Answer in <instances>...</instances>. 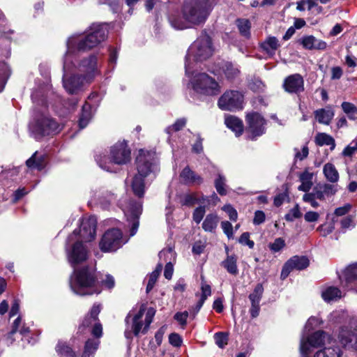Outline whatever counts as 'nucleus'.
<instances>
[{
	"label": "nucleus",
	"instance_id": "nucleus-38",
	"mask_svg": "<svg viewBox=\"0 0 357 357\" xmlns=\"http://www.w3.org/2000/svg\"><path fill=\"white\" fill-rule=\"evenodd\" d=\"M237 258L235 255H227V258L222 261V266L227 269V272L232 275H237L238 269L237 267Z\"/></svg>",
	"mask_w": 357,
	"mask_h": 357
},
{
	"label": "nucleus",
	"instance_id": "nucleus-12",
	"mask_svg": "<svg viewBox=\"0 0 357 357\" xmlns=\"http://www.w3.org/2000/svg\"><path fill=\"white\" fill-rule=\"evenodd\" d=\"M126 241L123 239L121 230L112 229L105 232L100 241L99 246L102 252H114L119 249Z\"/></svg>",
	"mask_w": 357,
	"mask_h": 357
},
{
	"label": "nucleus",
	"instance_id": "nucleus-47",
	"mask_svg": "<svg viewBox=\"0 0 357 357\" xmlns=\"http://www.w3.org/2000/svg\"><path fill=\"white\" fill-rule=\"evenodd\" d=\"M56 350L59 357H75V354L73 349L64 342H59Z\"/></svg>",
	"mask_w": 357,
	"mask_h": 357
},
{
	"label": "nucleus",
	"instance_id": "nucleus-8",
	"mask_svg": "<svg viewBox=\"0 0 357 357\" xmlns=\"http://www.w3.org/2000/svg\"><path fill=\"white\" fill-rule=\"evenodd\" d=\"M331 342V337L323 331H317L306 337L303 336L300 342V357H310L312 349H322Z\"/></svg>",
	"mask_w": 357,
	"mask_h": 357
},
{
	"label": "nucleus",
	"instance_id": "nucleus-23",
	"mask_svg": "<svg viewBox=\"0 0 357 357\" xmlns=\"http://www.w3.org/2000/svg\"><path fill=\"white\" fill-rule=\"evenodd\" d=\"M91 199L90 202L100 204L103 208H107L114 199V195L100 189L91 190Z\"/></svg>",
	"mask_w": 357,
	"mask_h": 357
},
{
	"label": "nucleus",
	"instance_id": "nucleus-52",
	"mask_svg": "<svg viewBox=\"0 0 357 357\" xmlns=\"http://www.w3.org/2000/svg\"><path fill=\"white\" fill-rule=\"evenodd\" d=\"M264 292V288L261 284H258L255 287L253 292L250 294L249 298L251 304H259Z\"/></svg>",
	"mask_w": 357,
	"mask_h": 357
},
{
	"label": "nucleus",
	"instance_id": "nucleus-31",
	"mask_svg": "<svg viewBox=\"0 0 357 357\" xmlns=\"http://www.w3.org/2000/svg\"><path fill=\"white\" fill-rule=\"evenodd\" d=\"M111 156H130L131 150L126 140H119L110 148Z\"/></svg>",
	"mask_w": 357,
	"mask_h": 357
},
{
	"label": "nucleus",
	"instance_id": "nucleus-28",
	"mask_svg": "<svg viewBox=\"0 0 357 357\" xmlns=\"http://www.w3.org/2000/svg\"><path fill=\"white\" fill-rule=\"evenodd\" d=\"M343 354L341 349L334 342L326 345L324 348L317 351L313 357H342Z\"/></svg>",
	"mask_w": 357,
	"mask_h": 357
},
{
	"label": "nucleus",
	"instance_id": "nucleus-45",
	"mask_svg": "<svg viewBox=\"0 0 357 357\" xmlns=\"http://www.w3.org/2000/svg\"><path fill=\"white\" fill-rule=\"evenodd\" d=\"M218 216L214 214H208L202 223V227L206 231H212L217 226Z\"/></svg>",
	"mask_w": 357,
	"mask_h": 357
},
{
	"label": "nucleus",
	"instance_id": "nucleus-7",
	"mask_svg": "<svg viewBox=\"0 0 357 357\" xmlns=\"http://www.w3.org/2000/svg\"><path fill=\"white\" fill-rule=\"evenodd\" d=\"M187 75H190V84L195 92L206 96H217L220 93V84L206 73L190 71Z\"/></svg>",
	"mask_w": 357,
	"mask_h": 357
},
{
	"label": "nucleus",
	"instance_id": "nucleus-16",
	"mask_svg": "<svg viewBox=\"0 0 357 357\" xmlns=\"http://www.w3.org/2000/svg\"><path fill=\"white\" fill-rule=\"evenodd\" d=\"M72 70H63V85L66 91L70 94H77L84 89L86 84L91 82L86 80L81 74H73L68 77V73Z\"/></svg>",
	"mask_w": 357,
	"mask_h": 357
},
{
	"label": "nucleus",
	"instance_id": "nucleus-39",
	"mask_svg": "<svg viewBox=\"0 0 357 357\" xmlns=\"http://www.w3.org/2000/svg\"><path fill=\"white\" fill-rule=\"evenodd\" d=\"M326 179L331 183H336L339 180V174L335 166L331 163H327L324 165L323 169Z\"/></svg>",
	"mask_w": 357,
	"mask_h": 357
},
{
	"label": "nucleus",
	"instance_id": "nucleus-42",
	"mask_svg": "<svg viewBox=\"0 0 357 357\" xmlns=\"http://www.w3.org/2000/svg\"><path fill=\"white\" fill-rule=\"evenodd\" d=\"M98 340L89 339L86 341L82 357H93L99 345Z\"/></svg>",
	"mask_w": 357,
	"mask_h": 357
},
{
	"label": "nucleus",
	"instance_id": "nucleus-19",
	"mask_svg": "<svg viewBox=\"0 0 357 357\" xmlns=\"http://www.w3.org/2000/svg\"><path fill=\"white\" fill-rule=\"evenodd\" d=\"M282 87L289 93L300 94L305 90L303 77L298 73L290 75L284 79Z\"/></svg>",
	"mask_w": 357,
	"mask_h": 357
},
{
	"label": "nucleus",
	"instance_id": "nucleus-2",
	"mask_svg": "<svg viewBox=\"0 0 357 357\" xmlns=\"http://www.w3.org/2000/svg\"><path fill=\"white\" fill-rule=\"evenodd\" d=\"M211 0H185L182 8V16L172 13L169 22L176 29H185L194 25L203 24L212 9Z\"/></svg>",
	"mask_w": 357,
	"mask_h": 357
},
{
	"label": "nucleus",
	"instance_id": "nucleus-36",
	"mask_svg": "<svg viewBox=\"0 0 357 357\" xmlns=\"http://www.w3.org/2000/svg\"><path fill=\"white\" fill-rule=\"evenodd\" d=\"M314 115L319 123L328 125L334 116V112L331 108L328 107L316 110Z\"/></svg>",
	"mask_w": 357,
	"mask_h": 357
},
{
	"label": "nucleus",
	"instance_id": "nucleus-35",
	"mask_svg": "<svg viewBox=\"0 0 357 357\" xmlns=\"http://www.w3.org/2000/svg\"><path fill=\"white\" fill-rule=\"evenodd\" d=\"M181 178L186 183L201 184L203 181L202 178L196 174L188 167H185L181 173Z\"/></svg>",
	"mask_w": 357,
	"mask_h": 357
},
{
	"label": "nucleus",
	"instance_id": "nucleus-10",
	"mask_svg": "<svg viewBox=\"0 0 357 357\" xmlns=\"http://www.w3.org/2000/svg\"><path fill=\"white\" fill-rule=\"evenodd\" d=\"M97 220L96 217L84 218L81 222L79 230H74L68 236V242L79 239L81 241L90 242L96 237Z\"/></svg>",
	"mask_w": 357,
	"mask_h": 357
},
{
	"label": "nucleus",
	"instance_id": "nucleus-55",
	"mask_svg": "<svg viewBox=\"0 0 357 357\" xmlns=\"http://www.w3.org/2000/svg\"><path fill=\"white\" fill-rule=\"evenodd\" d=\"M302 213L300 211V206L298 204H296L294 208L289 210V211L285 215L284 218L288 222H293L295 219L301 218Z\"/></svg>",
	"mask_w": 357,
	"mask_h": 357
},
{
	"label": "nucleus",
	"instance_id": "nucleus-50",
	"mask_svg": "<svg viewBox=\"0 0 357 357\" xmlns=\"http://www.w3.org/2000/svg\"><path fill=\"white\" fill-rule=\"evenodd\" d=\"M162 264L159 263L156 268L150 274L149 278L148 284L146 285V292H149L154 287L157 279L162 271Z\"/></svg>",
	"mask_w": 357,
	"mask_h": 357
},
{
	"label": "nucleus",
	"instance_id": "nucleus-60",
	"mask_svg": "<svg viewBox=\"0 0 357 357\" xmlns=\"http://www.w3.org/2000/svg\"><path fill=\"white\" fill-rule=\"evenodd\" d=\"M206 213L205 210V206H202L199 207H197L195 209L192 215L193 220L199 224L202 220L203 219L204 214Z\"/></svg>",
	"mask_w": 357,
	"mask_h": 357
},
{
	"label": "nucleus",
	"instance_id": "nucleus-21",
	"mask_svg": "<svg viewBox=\"0 0 357 357\" xmlns=\"http://www.w3.org/2000/svg\"><path fill=\"white\" fill-rule=\"evenodd\" d=\"M159 258L161 261L167 262L165 267L164 276L166 279L170 280L174 272L172 261H175L176 253L172 248L164 249L159 253Z\"/></svg>",
	"mask_w": 357,
	"mask_h": 357
},
{
	"label": "nucleus",
	"instance_id": "nucleus-43",
	"mask_svg": "<svg viewBox=\"0 0 357 357\" xmlns=\"http://www.w3.org/2000/svg\"><path fill=\"white\" fill-rule=\"evenodd\" d=\"M226 181L225 176L220 173L218 174V176L214 181V186L216 191L221 196L226 195L227 193Z\"/></svg>",
	"mask_w": 357,
	"mask_h": 357
},
{
	"label": "nucleus",
	"instance_id": "nucleus-15",
	"mask_svg": "<svg viewBox=\"0 0 357 357\" xmlns=\"http://www.w3.org/2000/svg\"><path fill=\"white\" fill-rule=\"evenodd\" d=\"M243 95L234 90L225 92L218 100V106L222 110L236 111L243 108Z\"/></svg>",
	"mask_w": 357,
	"mask_h": 357
},
{
	"label": "nucleus",
	"instance_id": "nucleus-11",
	"mask_svg": "<svg viewBox=\"0 0 357 357\" xmlns=\"http://www.w3.org/2000/svg\"><path fill=\"white\" fill-rule=\"evenodd\" d=\"M66 252L68 261L73 267L85 261L89 255V250L83 241L75 239L69 243L68 238L66 242Z\"/></svg>",
	"mask_w": 357,
	"mask_h": 357
},
{
	"label": "nucleus",
	"instance_id": "nucleus-63",
	"mask_svg": "<svg viewBox=\"0 0 357 357\" xmlns=\"http://www.w3.org/2000/svg\"><path fill=\"white\" fill-rule=\"evenodd\" d=\"M323 323L322 320L318 317H311L308 319L306 324L305 328L308 331L313 329L314 327H317L321 325Z\"/></svg>",
	"mask_w": 357,
	"mask_h": 357
},
{
	"label": "nucleus",
	"instance_id": "nucleus-61",
	"mask_svg": "<svg viewBox=\"0 0 357 357\" xmlns=\"http://www.w3.org/2000/svg\"><path fill=\"white\" fill-rule=\"evenodd\" d=\"M357 153V140L351 142L343 151V156H351Z\"/></svg>",
	"mask_w": 357,
	"mask_h": 357
},
{
	"label": "nucleus",
	"instance_id": "nucleus-14",
	"mask_svg": "<svg viewBox=\"0 0 357 357\" xmlns=\"http://www.w3.org/2000/svg\"><path fill=\"white\" fill-rule=\"evenodd\" d=\"M120 206L126 216L128 220L130 222V236H134L139 227V217L142 211L141 202L130 200L128 202L121 201Z\"/></svg>",
	"mask_w": 357,
	"mask_h": 357
},
{
	"label": "nucleus",
	"instance_id": "nucleus-5",
	"mask_svg": "<svg viewBox=\"0 0 357 357\" xmlns=\"http://www.w3.org/2000/svg\"><path fill=\"white\" fill-rule=\"evenodd\" d=\"M137 173L129 176L126 185H130L134 195L142 198L145 192L144 178L158 171V166L153 158H136Z\"/></svg>",
	"mask_w": 357,
	"mask_h": 357
},
{
	"label": "nucleus",
	"instance_id": "nucleus-22",
	"mask_svg": "<svg viewBox=\"0 0 357 357\" xmlns=\"http://www.w3.org/2000/svg\"><path fill=\"white\" fill-rule=\"evenodd\" d=\"M338 190L337 184L324 183L318 184L314 188L311 193L320 201H324L326 197L334 195Z\"/></svg>",
	"mask_w": 357,
	"mask_h": 357
},
{
	"label": "nucleus",
	"instance_id": "nucleus-59",
	"mask_svg": "<svg viewBox=\"0 0 357 357\" xmlns=\"http://www.w3.org/2000/svg\"><path fill=\"white\" fill-rule=\"evenodd\" d=\"M202 138L199 135L195 136V142L192 145V151L195 154H201L203 151Z\"/></svg>",
	"mask_w": 357,
	"mask_h": 357
},
{
	"label": "nucleus",
	"instance_id": "nucleus-33",
	"mask_svg": "<svg viewBox=\"0 0 357 357\" xmlns=\"http://www.w3.org/2000/svg\"><path fill=\"white\" fill-rule=\"evenodd\" d=\"M342 296V291L335 287L329 286L323 288L321 290V297L324 301L329 303L335 301Z\"/></svg>",
	"mask_w": 357,
	"mask_h": 357
},
{
	"label": "nucleus",
	"instance_id": "nucleus-26",
	"mask_svg": "<svg viewBox=\"0 0 357 357\" xmlns=\"http://www.w3.org/2000/svg\"><path fill=\"white\" fill-rule=\"evenodd\" d=\"M220 73L224 75L225 78L233 82L241 74V70L236 64L229 61H222L220 66Z\"/></svg>",
	"mask_w": 357,
	"mask_h": 357
},
{
	"label": "nucleus",
	"instance_id": "nucleus-46",
	"mask_svg": "<svg viewBox=\"0 0 357 357\" xmlns=\"http://www.w3.org/2000/svg\"><path fill=\"white\" fill-rule=\"evenodd\" d=\"M202 202V196H199L197 193H190L184 195L181 200V204L185 206H193L195 204H204Z\"/></svg>",
	"mask_w": 357,
	"mask_h": 357
},
{
	"label": "nucleus",
	"instance_id": "nucleus-34",
	"mask_svg": "<svg viewBox=\"0 0 357 357\" xmlns=\"http://www.w3.org/2000/svg\"><path fill=\"white\" fill-rule=\"evenodd\" d=\"M185 124L186 119L185 118H181L177 119L174 124L166 128L165 132L169 135L168 141L172 146L174 145V142H176L174 139V133L183 128Z\"/></svg>",
	"mask_w": 357,
	"mask_h": 357
},
{
	"label": "nucleus",
	"instance_id": "nucleus-53",
	"mask_svg": "<svg viewBox=\"0 0 357 357\" xmlns=\"http://www.w3.org/2000/svg\"><path fill=\"white\" fill-rule=\"evenodd\" d=\"M248 87L255 92H262L264 91L265 84L259 77H252L248 82Z\"/></svg>",
	"mask_w": 357,
	"mask_h": 357
},
{
	"label": "nucleus",
	"instance_id": "nucleus-37",
	"mask_svg": "<svg viewBox=\"0 0 357 357\" xmlns=\"http://www.w3.org/2000/svg\"><path fill=\"white\" fill-rule=\"evenodd\" d=\"M92 118L91 106L88 102L82 106V112L78 120V125L80 129L86 127Z\"/></svg>",
	"mask_w": 357,
	"mask_h": 357
},
{
	"label": "nucleus",
	"instance_id": "nucleus-44",
	"mask_svg": "<svg viewBox=\"0 0 357 357\" xmlns=\"http://www.w3.org/2000/svg\"><path fill=\"white\" fill-rule=\"evenodd\" d=\"M201 295L199 301L197 303V311H199L204 305L205 301L211 294V289L209 284L202 282L201 284Z\"/></svg>",
	"mask_w": 357,
	"mask_h": 357
},
{
	"label": "nucleus",
	"instance_id": "nucleus-56",
	"mask_svg": "<svg viewBox=\"0 0 357 357\" xmlns=\"http://www.w3.org/2000/svg\"><path fill=\"white\" fill-rule=\"evenodd\" d=\"M215 344L218 347L224 348L228 342V335L223 332H218L214 335Z\"/></svg>",
	"mask_w": 357,
	"mask_h": 357
},
{
	"label": "nucleus",
	"instance_id": "nucleus-24",
	"mask_svg": "<svg viewBox=\"0 0 357 357\" xmlns=\"http://www.w3.org/2000/svg\"><path fill=\"white\" fill-rule=\"evenodd\" d=\"M338 339L340 342L347 348L357 350V331H350L342 328L340 331Z\"/></svg>",
	"mask_w": 357,
	"mask_h": 357
},
{
	"label": "nucleus",
	"instance_id": "nucleus-58",
	"mask_svg": "<svg viewBox=\"0 0 357 357\" xmlns=\"http://www.w3.org/2000/svg\"><path fill=\"white\" fill-rule=\"evenodd\" d=\"M317 199V198L315 197V196L311 192L305 193L303 196V201L305 203H309L310 206L314 208H317L319 206V204Z\"/></svg>",
	"mask_w": 357,
	"mask_h": 357
},
{
	"label": "nucleus",
	"instance_id": "nucleus-6",
	"mask_svg": "<svg viewBox=\"0 0 357 357\" xmlns=\"http://www.w3.org/2000/svg\"><path fill=\"white\" fill-rule=\"evenodd\" d=\"M213 52L211 38L206 33H202L188 50L185 61V74L190 73L194 62L203 61L208 59Z\"/></svg>",
	"mask_w": 357,
	"mask_h": 357
},
{
	"label": "nucleus",
	"instance_id": "nucleus-17",
	"mask_svg": "<svg viewBox=\"0 0 357 357\" xmlns=\"http://www.w3.org/2000/svg\"><path fill=\"white\" fill-rule=\"evenodd\" d=\"M100 310V305L94 304L90 311V314L86 317L82 324V327H89L93 325L91 333L97 338L100 337L102 334V325L98 321V315Z\"/></svg>",
	"mask_w": 357,
	"mask_h": 357
},
{
	"label": "nucleus",
	"instance_id": "nucleus-1",
	"mask_svg": "<svg viewBox=\"0 0 357 357\" xmlns=\"http://www.w3.org/2000/svg\"><path fill=\"white\" fill-rule=\"evenodd\" d=\"M107 30L105 24H92L85 36L73 35L66 43V52L63 59V70H77L88 82L100 75V57L90 54L79 59V54L91 50L105 40Z\"/></svg>",
	"mask_w": 357,
	"mask_h": 357
},
{
	"label": "nucleus",
	"instance_id": "nucleus-13",
	"mask_svg": "<svg viewBox=\"0 0 357 357\" xmlns=\"http://www.w3.org/2000/svg\"><path fill=\"white\" fill-rule=\"evenodd\" d=\"M247 137L251 140H256L266 132V120L257 112H251L246 115Z\"/></svg>",
	"mask_w": 357,
	"mask_h": 357
},
{
	"label": "nucleus",
	"instance_id": "nucleus-57",
	"mask_svg": "<svg viewBox=\"0 0 357 357\" xmlns=\"http://www.w3.org/2000/svg\"><path fill=\"white\" fill-rule=\"evenodd\" d=\"M285 246L284 240L282 238H277L273 243L269 245L271 250L273 252L280 251Z\"/></svg>",
	"mask_w": 357,
	"mask_h": 357
},
{
	"label": "nucleus",
	"instance_id": "nucleus-9",
	"mask_svg": "<svg viewBox=\"0 0 357 357\" xmlns=\"http://www.w3.org/2000/svg\"><path fill=\"white\" fill-rule=\"evenodd\" d=\"M145 310V306L144 305H142L139 312L135 315H134V317L132 319V331H128V329H126L125 331V336L126 338H131L132 333L137 336L141 331L143 333H145L147 331L150 324L153 321V318L155 315V311L152 307L148 309L146 313L144 326L142 329L143 323L142 319L144 316Z\"/></svg>",
	"mask_w": 357,
	"mask_h": 357
},
{
	"label": "nucleus",
	"instance_id": "nucleus-54",
	"mask_svg": "<svg viewBox=\"0 0 357 357\" xmlns=\"http://www.w3.org/2000/svg\"><path fill=\"white\" fill-rule=\"evenodd\" d=\"M347 317V313L342 310H336L329 315V320L333 323H341Z\"/></svg>",
	"mask_w": 357,
	"mask_h": 357
},
{
	"label": "nucleus",
	"instance_id": "nucleus-27",
	"mask_svg": "<svg viewBox=\"0 0 357 357\" xmlns=\"http://www.w3.org/2000/svg\"><path fill=\"white\" fill-rule=\"evenodd\" d=\"M342 285L350 289L353 287V283L357 280V264L349 266L343 272L342 275L340 276Z\"/></svg>",
	"mask_w": 357,
	"mask_h": 357
},
{
	"label": "nucleus",
	"instance_id": "nucleus-48",
	"mask_svg": "<svg viewBox=\"0 0 357 357\" xmlns=\"http://www.w3.org/2000/svg\"><path fill=\"white\" fill-rule=\"evenodd\" d=\"M236 26L241 34L246 38L250 36V22L247 19H238Z\"/></svg>",
	"mask_w": 357,
	"mask_h": 357
},
{
	"label": "nucleus",
	"instance_id": "nucleus-49",
	"mask_svg": "<svg viewBox=\"0 0 357 357\" xmlns=\"http://www.w3.org/2000/svg\"><path fill=\"white\" fill-rule=\"evenodd\" d=\"M10 75L9 66L5 63H0V92L3 91Z\"/></svg>",
	"mask_w": 357,
	"mask_h": 357
},
{
	"label": "nucleus",
	"instance_id": "nucleus-18",
	"mask_svg": "<svg viewBox=\"0 0 357 357\" xmlns=\"http://www.w3.org/2000/svg\"><path fill=\"white\" fill-rule=\"evenodd\" d=\"M309 266V260L305 256H294L283 266L281 271V279L284 280L294 269L303 270Z\"/></svg>",
	"mask_w": 357,
	"mask_h": 357
},
{
	"label": "nucleus",
	"instance_id": "nucleus-62",
	"mask_svg": "<svg viewBox=\"0 0 357 357\" xmlns=\"http://www.w3.org/2000/svg\"><path fill=\"white\" fill-rule=\"evenodd\" d=\"M228 215L229 219L232 221H236L238 218V213L236 210L230 204H226L222 208Z\"/></svg>",
	"mask_w": 357,
	"mask_h": 357
},
{
	"label": "nucleus",
	"instance_id": "nucleus-41",
	"mask_svg": "<svg viewBox=\"0 0 357 357\" xmlns=\"http://www.w3.org/2000/svg\"><path fill=\"white\" fill-rule=\"evenodd\" d=\"M17 332H19L22 335H25L29 333V326L22 323V319L20 316L14 321L12 330L9 333V337H11L12 335Z\"/></svg>",
	"mask_w": 357,
	"mask_h": 357
},
{
	"label": "nucleus",
	"instance_id": "nucleus-20",
	"mask_svg": "<svg viewBox=\"0 0 357 357\" xmlns=\"http://www.w3.org/2000/svg\"><path fill=\"white\" fill-rule=\"evenodd\" d=\"M130 158H98L96 160L99 167L107 172H116L121 169L123 165L130 162Z\"/></svg>",
	"mask_w": 357,
	"mask_h": 357
},
{
	"label": "nucleus",
	"instance_id": "nucleus-25",
	"mask_svg": "<svg viewBox=\"0 0 357 357\" xmlns=\"http://www.w3.org/2000/svg\"><path fill=\"white\" fill-rule=\"evenodd\" d=\"M298 43L303 48L309 50H324L327 47V43L321 40L316 38L313 36H305L298 40Z\"/></svg>",
	"mask_w": 357,
	"mask_h": 357
},
{
	"label": "nucleus",
	"instance_id": "nucleus-64",
	"mask_svg": "<svg viewBox=\"0 0 357 357\" xmlns=\"http://www.w3.org/2000/svg\"><path fill=\"white\" fill-rule=\"evenodd\" d=\"M238 242L241 244L248 245L250 248H253L255 245L254 241L250 240V234L248 232L243 233L238 239Z\"/></svg>",
	"mask_w": 357,
	"mask_h": 357
},
{
	"label": "nucleus",
	"instance_id": "nucleus-3",
	"mask_svg": "<svg viewBox=\"0 0 357 357\" xmlns=\"http://www.w3.org/2000/svg\"><path fill=\"white\" fill-rule=\"evenodd\" d=\"M33 102L36 105L33 119L29 123L31 135L36 139L58 133L61 128L59 123L45 111L46 100L39 91H34L31 94Z\"/></svg>",
	"mask_w": 357,
	"mask_h": 357
},
{
	"label": "nucleus",
	"instance_id": "nucleus-29",
	"mask_svg": "<svg viewBox=\"0 0 357 357\" xmlns=\"http://www.w3.org/2000/svg\"><path fill=\"white\" fill-rule=\"evenodd\" d=\"M280 47L278 39L275 36H269L260 43V47L268 56H273L275 52Z\"/></svg>",
	"mask_w": 357,
	"mask_h": 357
},
{
	"label": "nucleus",
	"instance_id": "nucleus-4",
	"mask_svg": "<svg viewBox=\"0 0 357 357\" xmlns=\"http://www.w3.org/2000/svg\"><path fill=\"white\" fill-rule=\"evenodd\" d=\"M70 286L75 294L80 296L98 294L100 292L95 270L92 267L75 268L70 278Z\"/></svg>",
	"mask_w": 357,
	"mask_h": 357
},
{
	"label": "nucleus",
	"instance_id": "nucleus-30",
	"mask_svg": "<svg viewBox=\"0 0 357 357\" xmlns=\"http://www.w3.org/2000/svg\"><path fill=\"white\" fill-rule=\"evenodd\" d=\"M225 123L228 128L231 130L236 137L242 135L243 132V123L242 121L234 116H225Z\"/></svg>",
	"mask_w": 357,
	"mask_h": 357
},
{
	"label": "nucleus",
	"instance_id": "nucleus-32",
	"mask_svg": "<svg viewBox=\"0 0 357 357\" xmlns=\"http://www.w3.org/2000/svg\"><path fill=\"white\" fill-rule=\"evenodd\" d=\"M313 173L307 170H305L303 172L301 173L299 175V181L301 184L298 187V190L308 193L313 185Z\"/></svg>",
	"mask_w": 357,
	"mask_h": 357
},
{
	"label": "nucleus",
	"instance_id": "nucleus-40",
	"mask_svg": "<svg viewBox=\"0 0 357 357\" xmlns=\"http://www.w3.org/2000/svg\"><path fill=\"white\" fill-rule=\"evenodd\" d=\"M315 142L317 144L321 146L324 145L329 146L331 151L333 150L335 146V139L326 133L317 134L315 137Z\"/></svg>",
	"mask_w": 357,
	"mask_h": 357
},
{
	"label": "nucleus",
	"instance_id": "nucleus-51",
	"mask_svg": "<svg viewBox=\"0 0 357 357\" xmlns=\"http://www.w3.org/2000/svg\"><path fill=\"white\" fill-rule=\"evenodd\" d=\"M26 164L31 169L41 170L45 167V158H29Z\"/></svg>",
	"mask_w": 357,
	"mask_h": 357
}]
</instances>
